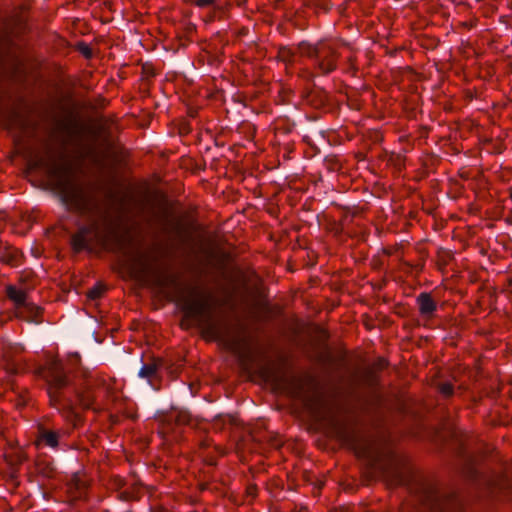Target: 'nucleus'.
Returning <instances> with one entry per match:
<instances>
[{
    "label": "nucleus",
    "instance_id": "f257e3e1",
    "mask_svg": "<svg viewBox=\"0 0 512 512\" xmlns=\"http://www.w3.org/2000/svg\"><path fill=\"white\" fill-rule=\"evenodd\" d=\"M44 377L50 403L65 419L72 420L77 417L74 401L68 390L75 395L81 407L84 409L92 407L95 400L94 385L89 380L80 384L73 383L60 361H51L45 370Z\"/></svg>",
    "mask_w": 512,
    "mask_h": 512
},
{
    "label": "nucleus",
    "instance_id": "f03ea898",
    "mask_svg": "<svg viewBox=\"0 0 512 512\" xmlns=\"http://www.w3.org/2000/svg\"><path fill=\"white\" fill-rule=\"evenodd\" d=\"M55 189L59 200L67 209L84 212L87 196L84 185L70 172H61L55 179Z\"/></svg>",
    "mask_w": 512,
    "mask_h": 512
},
{
    "label": "nucleus",
    "instance_id": "7ed1b4c3",
    "mask_svg": "<svg viewBox=\"0 0 512 512\" xmlns=\"http://www.w3.org/2000/svg\"><path fill=\"white\" fill-rule=\"evenodd\" d=\"M7 298L13 303L17 318L28 323H42V308L30 300L28 290L15 285L5 287Z\"/></svg>",
    "mask_w": 512,
    "mask_h": 512
},
{
    "label": "nucleus",
    "instance_id": "20e7f679",
    "mask_svg": "<svg viewBox=\"0 0 512 512\" xmlns=\"http://www.w3.org/2000/svg\"><path fill=\"white\" fill-rule=\"evenodd\" d=\"M69 434L66 430L54 429L45 425H39L36 443L39 447H48L52 450H66L67 444L63 437Z\"/></svg>",
    "mask_w": 512,
    "mask_h": 512
},
{
    "label": "nucleus",
    "instance_id": "39448f33",
    "mask_svg": "<svg viewBox=\"0 0 512 512\" xmlns=\"http://www.w3.org/2000/svg\"><path fill=\"white\" fill-rule=\"evenodd\" d=\"M340 54L337 48L329 42L320 41L319 56L315 60V66L322 74L328 75L337 68V59Z\"/></svg>",
    "mask_w": 512,
    "mask_h": 512
},
{
    "label": "nucleus",
    "instance_id": "423d86ee",
    "mask_svg": "<svg viewBox=\"0 0 512 512\" xmlns=\"http://www.w3.org/2000/svg\"><path fill=\"white\" fill-rule=\"evenodd\" d=\"M164 366L165 363L162 359L152 358L149 362L142 364L138 371V377L145 379L153 390L158 391L162 378L161 372Z\"/></svg>",
    "mask_w": 512,
    "mask_h": 512
},
{
    "label": "nucleus",
    "instance_id": "0eeeda50",
    "mask_svg": "<svg viewBox=\"0 0 512 512\" xmlns=\"http://www.w3.org/2000/svg\"><path fill=\"white\" fill-rule=\"evenodd\" d=\"M304 99L306 104L314 109L324 108L329 101L327 92L323 88L317 87L315 84L313 88L306 91Z\"/></svg>",
    "mask_w": 512,
    "mask_h": 512
},
{
    "label": "nucleus",
    "instance_id": "6e6552de",
    "mask_svg": "<svg viewBox=\"0 0 512 512\" xmlns=\"http://www.w3.org/2000/svg\"><path fill=\"white\" fill-rule=\"evenodd\" d=\"M416 301L422 317L425 319H431L437 310V303L434 301L432 296L427 292H423L417 296Z\"/></svg>",
    "mask_w": 512,
    "mask_h": 512
},
{
    "label": "nucleus",
    "instance_id": "1a4fd4ad",
    "mask_svg": "<svg viewBox=\"0 0 512 512\" xmlns=\"http://www.w3.org/2000/svg\"><path fill=\"white\" fill-rule=\"evenodd\" d=\"M320 42L315 45H312L308 42H301L299 44V50L302 55L309 57L312 60H316L317 56H319Z\"/></svg>",
    "mask_w": 512,
    "mask_h": 512
},
{
    "label": "nucleus",
    "instance_id": "9d476101",
    "mask_svg": "<svg viewBox=\"0 0 512 512\" xmlns=\"http://www.w3.org/2000/svg\"><path fill=\"white\" fill-rule=\"evenodd\" d=\"M304 5L314 11L322 10L327 12L331 5L328 0H304Z\"/></svg>",
    "mask_w": 512,
    "mask_h": 512
},
{
    "label": "nucleus",
    "instance_id": "9b49d317",
    "mask_svg": "<svg viewBox=\"0 0 512 512\" xmlns=\"http://www.w3.org/2000/svg\"><path fill=\"white\" fill-rule=\"evenodd\" d=\"M4 358L6 362V369L10 373H18L21 369V362L12 358L10 350L4 352Z\"/></svg>",
    "mask_w": 512,
    "mask_h": 512
},
{
    "label": "nucleus",
    "instance_id": "f8f14e48",
    "mask_svg": "<svg viewBox=\"0 0 512 512\" xmlns=\"http://www.w3.org/2000/svg\"><path fill=\"white\" fill-rule=\"evenodd\" d=\"M73 245L76 249L81 250V249L85 248L86 241L82 236H75L73 238Z\"/></svg>",
    "mask_w": 512,
    "mask_h": 512
},
{
    "label": "nucleus",
    "instance_id": "ddd939ff",
    "mask_svg": "<svg viewBox=\"0 0 512 512\" xmlns=\"http://www.w3.org/2000/svg\"><path fill=\"white\" fill-rule=\"evenodd\" d=\"M73 482L77 490H84L87 487V483L77 475L74 476Z\"/></svg>",
    "mask_w": 512,
    "mask_h": 512
},
{
    "label": "nucleus",
    "instance_id": "4468645a",
    "mask_svg": "<svg viewBox=\"0 0 512 512\" xmlns=\"http://www.w3.org/2000/svg\"><path fill=\"white\" fill-rule=\"evenodd\" d=\"M102 294V288H99V287H94L93 289H91L89 292H88V296L91 298V299H97L101 296Z\"/></svg>",
    "mask_w": 512,
    "mask_h": 512
},
{
    "label": "nucleus",
    "instance_id": "2eb2a0df",
    "mask_svg": "<svg viewBox=\"0 0 512 512\" xmlns=\"http://www.w3.org/2000/svg\"><path fill=\"white\" fill-rule=\"evenodd\" d=\"M441 392L446 396H451L453 394V386L450 384H443L441 386Z\"/></svg>",
    "mask_w": 512,
    "mask_h": 512
},
{
    "label": "nucleus",
    "instance_id": "dca6fc26",
    "mask_svg": "<svg viewBox=\"0 0 512 512\" xmlns=\"http://www.w3.org/2000/svg\"><path fill=\"white\" fill-rule=\"evenodd\" d=\"M119 497L123 501H128V500H131L134 498V494H133V492L125 490V491L120 492Z\"/></svg>",
    "mask_w": 512,
    "mask_h": 512
},
{
    "label": "nucleus",
    "instance_id": "f3484780",
    "mask_svg": "<svg viewBox=\"0 0 512 512\" xmlns=\"http://www.w3.org/2000/svg\"><path fill=\"white\" fill-rule=\"evenodd\" d=\"M215 0H196L199 7H208L214 3Z\"/></svg>",
    "mask_w": 512,
    "mask_h": 512
},
{
    "label": "nucleus",
    "instance_id": "a211bd4d",
    "mask_svg": "<svg viewBox=\"0 0 512 512\" xmlns=\"http://www.w3.org/2000/svg\"><path fill=\"white\" fill-rule=\"evenodd\" d=\"M431 497L434 498L432 505L435 507V509H442L440 507V500H439L438 496L437 495H431Z\"/></svg>",
    "mask_w": 512,
    "mask_h": 512
},
{
    "label": "nucleus",
    "instance_id": "6ab92c4d",
    "mask_svg": "<svg viewBox=\"0 0 512 512\" xmlns=\"http://www.w3.org/2000/svg\"><path fill=\"white\" fill-rule=\"evenodd\" d=\"M209 329L212 331V333L214 334H218L219 333V328L218 326L213 323V322H209Z\"/></svg>",
    "mask_w": 512,
    "mask_h": 512
},
{
    "label": "nucleus",
    "instance_id": "aec40b11",
    "mask_svg": "<svg viewBox=\"0 0 512 512\" xmlns=\"http://www.w3.org/2000/svg\"><path fill=\"white\" fill-rule=\"evenodd\" d=\"M179 421H180L181 423H187V422H188V416H186V415H185V416L180 415V416H179Z\"/></svg>",
    "mask_w": 512,
    "mask_h": 512
},
{
    "label": "nucleus",
    "instance_id": "412c9836",
    "mask_svg": "<svg viewBox=\"0 0 512 512\" xmlns=\"http://www.w3.org/2000/svg\"><path fill=\"white\" fill-rule=\"evenodd\" d=\"M83 54H84L85 56H88V57H89V56L91 55L90 48L85 47V49L83 50Z\"/></svg>",
    "mask_w": 512,
    "mask_h": 512
},
{
    "label": "nucleus",
    "instance_id": "4be33fe9",
    "mask_svg": "<svg viewBox=\"0 0 512 512\" xmlns=\"http://www.w3.org/2000/svg\"><path fill=\"white\" fill-rule=\"evenodd\" d=\"M72 358H75V362L80 359V355L78 353H74L71 355Z\"/></svg>",
    "mask_w": 512,
    "mask_h": 512
},
{
    "label": "nucleus",
    "instance_id": "5701e85b",
    "mask_svg": "<svg viewBox=\"0 0 512 512\" xmlns=\"http://www.w3.org/2000/svg\"><path fill=\"white\" fill-rule=\"evenodd\" d=\"M77 418H78V416L73 418L72 420H69V422H75ZM66 420L68 421V419H66ZM73 426H76V423H73Z\"/></svg>",
    "mask_w": 512,
    "mask_h": 512
}]
</instances>
